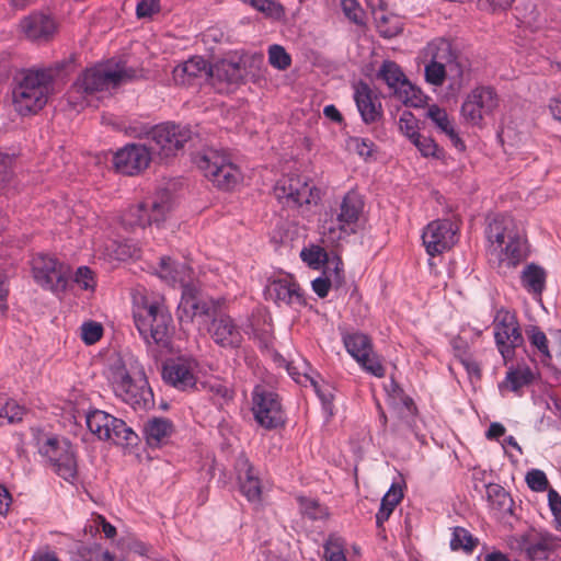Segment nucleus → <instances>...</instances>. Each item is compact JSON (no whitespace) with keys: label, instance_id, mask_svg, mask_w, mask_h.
Returning a JSON list of instances; mask_svg holds the SVG:
<instances>
[{"label":"nucleus","instance_id":"20","mask_svg":"<svg viewBox=\"0 0 561 561\" xmlns=\"http://www.w3.org/2000/svg\"><path fill=\"white\" fill-rule=\"evenodd\" d=\"M354 100L364 123L373 124L382 116L381 102L376 92L360 81L354 87Z\"/></svg>","mask_w":561,"mask_h":561},{"label":"nucleus","instance_id":"47","mask_svg":"<svg viewBox=\"0 0 561 561\" xmlns=\"http://www.w3.org/2000/svg\"><path fill=\"white\" fill-rule=\"evenodd\" d=\"M360 368L367 374L382 378L386 375V368L381 364L379 356L375 353L374 347L371 352H367L363 358L356 360Z\"/></svg>","mask_w":561,"mask_h":561},{"label":"nucleus","instance_id":"28","mask_svg":"<svg viewBox=\"0 0 561 561\" xmlns=\"http://www.w3.org/2000/svg\"><path fill=\"white\" fill-rule=\"evenodd\" d=\"M534 379L535 373L528 365H511L505 378L499 383V391L502 397H505L508 392L520 397L523 389L531 385Z\"/></svg>","mask_w":561,"mask_h":561},{"label":"nucleus","instance_id":"41","mask_svg":"<svg viewBox=\"0 0 561 561\" xmlns=\"http://www.w3.org/2000/svg\"><path fill=\"white\" fill-rule=\"evenodd\" d=\"M486 496L493 510L500 513L512 512L513 499L501 485L495 483L486 485Z\"/></svg>","mask_w":561,"mask_h":561},{"label":"nucleus","instance_id":"45","mask_svg":"<svg viewBox=\"0 0 561 561\" xmlns=\"http://www.w3.org/2000/svg\"><path fill=\"white\" fill-rule=\"evenodd\" d=\"M478 545V539L474 538L466 528L455 527L450 538V549L453 551L463 550L466 553H471Z\"/></svg>","mask_w":561,"mask_h":561},{"label":"nucleus","instance_id":"5","mask_svg":"<svg viewBox=\"0 0 561 561\" xmlns=\"http://www.w3.org/2000/svg\"><path fill=\"white\" fill-rule=\"evenodd\" d=\"M107 380L117 398L135 410H145L152 403V391L145 374L122 359L113 362L107 369Z\"/></svg>","mask_w":561,"mask_h":561},{"label":"nucleus","instance_id":"60","mask_svg":"<svg viewBox=\"0 0 561 561\" xmlns=\"http://www.w3.org/2000/svg\"><path fill=\"white\" fill-rule=\"evenodd\" d=\"M92 523H94V527L99 530L101 529L104 536L108 539L114 538L116 535V528L110 524L103 516L98 515Z\"/></svg>","mask_w":561,"mask_h":561},{"label":"nucleus","instance_id":"42","mask_svg":"<svg viewBox=\"0 0 561 561\" xmlns=\"http://www.w3.org/2000/svg\"><path fill=\"white\" fill-rule=\"evenodd\" d=\"M378 77L386 82L392 92H394L399 85L408 80L401 68L391 60H386L382 62L378 71Z\"/></svg>","mask_w":561,"mask_h":561},{"label":"nucleus","instance_id":"55","mask_svg":"<svg viewBox=\"0 0 561 561\" xmlns=\"http://www.w3.org/2000/svg\"><path fill=\"white\" fill-rule=\"evenodd\" d=\"M526 482L530 490L535 492H543L548 489L549 482L543 471L531 469L526 474Z\"/></svg>","mask_w":561,"mask_h":561},{"label":"nucleus","instance_id":"6","mask_svg":"<svg viewBox=\"0 0 561 561\" xmlns=\"http://www.w3.org/2000/svg\"><path fill=\"white\" fill-rule=\"evenodd\" d=\"M363 210L362 196L354 191L347 192L337 208L325 214L320 228L323 242L336 244L356 233Z\"/></svg>","mask_w":561,"mask_h":561},{"label":"nucleus","instance_id":"54","mask_svg":"<svg viewBox=\"0 0 561 561\" xmlns=\"http://www.w3.org/2000/svg\"><path fill=\"white\" fill-rule=\"evenodd\" d=\"M73 282L83 290L93 291L96 282L93 272L88 266H80L73 275Z\"/></svg>","mask_w":561,"mask_h":561},{"label":"nucleus","instance_id":"64","mask_svg":"<svg viewBox=\"0 0 561 561\" xmlns=\"http://www.w3.org/2000/svg\"><path fill=\"white\" fill-rule=\"evenodd\" d=\"M12 497L10 492L0 484V515L5 516L11 506Z\"/></svg>","mask_w":561,"mask_h":561},{"label":"nucleus","instance_id":"53","mask_svg":"<svg viewBox=\"0 0 561 561\" xmlns=\"http://www.w3.org/2000/svg\"><path fill=\"white\" fill-rule=\"evenodd\" d=\"M80 335L87 345L96 343L103 334V327L95 321L83 322L80 328Z\"/></svg>","mask_w":561,"mask_h":561},{"label":"nucleus","instance_id":"26","mask_svg":"<svg viewBox=\"0 0 561 561\" xmlns=\"http://www.w3.org/2000/svg\"><path fill=\"white\" fill-rule=\"evenodd\" d=\"M265 294L277 305L300 306L304 304L300 288L290 277L272 280L266 286Z\"/></svg>","mask_w":561,"mask_h":561},{"label":"nucleus","instance_id":"43","mask_svg":"<svg viewBox=\"0 0 561 561\" xmlns=\"http://www.w3.org/2000/svg\"><path fill=\"white\" fill-rule=\"evenodd\" d=\"M346 541L337 534H330L323 542L324 561H347L345 556Z\"/></svg>","mask_w":561,"mask_h":561},{"label":"nucleus","instance_id":"19","mask_svg":"<svg viewBox=\"0 0 561 561\" xmlns=\"http://www.w3.org/2000/svg\"><path fill=\"white\" fill-rule=\"evenodd\" d=\"M236 471L239 489L245 499L259 505L262 502L263 485L259 471L250 463L249 459L240 456L236 461Z\"/></svg>","mask_w":561,"mask_h":561},{"label":"nucleus","instance_id":"27","mask_svg":"<svg viewBox=\"0 0 561 561\" xmlns=\"http://www.w3.org/2000/svg\"><path fill=\"white\" fill-rule=\"evenodd\" d=\"M157 273L169 285H180L182 290L196 284L193 270L186 263L174 262L170 257H161Z\"/></svg>","mask_w":561,"mask_h":561},{"label":"nucleus","instance_id":"52","mask_svg":"<svg viewBox=\"0 0 561 561\" xmlns=\"http://www.w3.org/2000/svg\"><path fill=\"white\" fill-rule=\"evenodd\" d=\"M399 130L408 137L411 142L420 135L417 119L415 116L409 112L404 111L399 118L398 122Z\"/></svg>","mask_w":561,"mask_h":561},{"label":"nucleus","instance_id":"34","mask_svg":"<svg viewBox=\"0 0 561 561\" xmlns=\"http://www.w3.org/2000/svg\"><path fill=\"white\" fill-rule=\"evenodd\" d=\"M209 77L213 83L227 82L229 84H237L243 78V71L240 65L236 61L222 59L217 61L214 66L210 65Z\"/></svg>","mask_w":561,"mask_h":561},{"label":"nucleus","instance_id":"44","mask_svg":"<svg viewBox=\"0 0 561 561\" xmlns=\"http://www.w3.org/2000/svg\"><path fill=\"white\" fill-rule=\"evenodd\" d=\"M299 512L310 520H323L329 516L328 508L318 500L307 496H297Z\"/></svg>","mask_w":561,"mask_h":561},{"label":"nucleus","instance_id":"35","mask_svg":"<svg viewBox=\"0 0 561 561\" xmlns=\"http://www.w3.org/2000/svg\"><path fill=\"white\" fill-rule=\"evenodd\" d=\"M557 546V538L552 534L540 531L534 535L527 542L526 552L531 560H543L547 559L549 552L556 549Z\"/></svg>","mask_w":561,"mask_h":561},{"label":"nucleus","instance_id":"49","mask_svg":"<svg viewBox=\"0 0 561 561\" xmlns=\"http://www.w3.org/2000/svg\"><path fill=\"white\" fill-rule=\"evenodd\" d=\"M301 260L310 267L318 270L328 262V253L320 245L304 248L300 252Z\"/></svg>","mask_w":561,"mask_h":561},{"label":"nucleus","instance_id":"48","mask_svg":"<svg viewBox=\"0 0 561 561\" xmlns=\"http://www.w3.org/2000/svg\"><path fill=\"white\" fill-rule=\"evenodd\" d=\"M341 9L345 18L357 26L366 24V13L357 0H341Z\"/></svg>","mask_w":561,"mask_h":561},{"label":"nucleus","instance_id":"4","mask_svg":"<svg viewBox=\"0 0 561 561\" xmlns=\"http://www.w3.org/2000/svg\"><path fill=\"white\" fill-rule=\"evenodd\" d=\"M32 444L53 471L65 481L73 483L78 473L76 449L71 442L39 427H32Z\"/></svg>","mask_w":561,"mask_h":561},{"label":"nucleus","instance_id":"32","mask_svg":"<svg viewBox=\"0 0 561 561\" xmlns=\"http://www.w3.org/2000/svg\"><path fill=\"white\" fill-rule=\"evenodd\" d=\"M492 254L496 255L500 263L506 266H516L526 256V248L523 238L519 233L510 239L501 250H495Z\"/></svg>","mask_w":561,"mask_h":561},{"label":"nucleus","instance_id":"8","mask_svg":"<svg viewBox=\"0 0 561 561\" xmlns=\"http://www.w3.org/2000/svg\"><path fill=\"white\" fill-rule=\"evenodd\" d=\"M172 196L169 192H159L152 199L130 206L122 215V225L126 229L140 228L163 222L172 209Z\"/></svg>","mask_w":561,"mask_h":561},{"label":"nucleus","instance_id":"31","mask_svg":"<svg viewBox=\"0 0 561 561\" xmlns=\"http://www.w3.org/2000/svg\"><path fill=\"white\" fill-rule=\"evenodd\" d=\"M147 444L159 447L165 444L173 433V423L165 417H152L144 426Z\"/></svg>","mask_w":561,"mask_h":561},{"label":"nucleus","instance_id":"62","mask_svg":"<svg viewBox=\"0 0 561 561\" xmlns=\"http://www.w3.org/2000/svg\"><path fill=\"white\" fill-rule=\"evenodd\" d=\"M394 405L398 407L399 413L403 417H407V412H409L410 414H413L415 411V405H414L413 400L410 397H408L405 393L399 398V400L397 401V403Z\"/></svg>","mask_w":561,"mask_h":561},{"label":"nucleus","instance_id":"38","mask_svg":"<svg viewBox=\"0 0 561 561\" xmlns=\"http://www.w3.org/2000/svg\"><path fill=\"white\" fill-rule=\"evenodd\" d=\"M392 93L400 102L411 107H422L427 100V96L421 89L412 84L409 80L399 85Z\"/></svg>","mask_w":561,"mask_h":561},{"label":"nucleus","instance_id":"22","mask_svg":"<svg viewBox=\"0 0 561 561\" xmlns=\"http://www.w3.org/2000/svg\"><path fill=\"white\" fill-rule=\"evenodd\" d=\"M208 332L214 342L221 347L234 348L241 345V330L229 316L221 314L214 318Z\"/></svg>","mask_w":561,"mask_h":561},{"label":"nucleus","instance_id":"58","mask_svg":"<svg viewBox=\"0 0 561 561\" xmlns=\"http://www.w3.org/2000/svg\"><path fill=\"white\" fill-rule=\"evenodd\" d=\"M160 11V0H138L136 15L138 19L151 18Z\"/></svg>","mask_w":561,"mask_h":561},{"label":"nucleus","instance_id":"40","mask_svg":"<svg viewBox=\"0 0 561 561\" xmlns=\"http://www.w3.org/2000/svg\"><path fill=\"white\" fill-rule=\"evenodd\" d=\"M24 414V407L13 399L0 396V426L21 422Z\"/></svg>","mask_w":561,"mask_h":561},{"label":"nucleus","instance_id":"50","mask_svg":"<svg viewBox=\"0 0 561 561\" xmlns=\"http://www.w3.org/2000/svg\"><path fill=\"white\" fill-rule=\"evenodd\" d=\"M425 62L424 72L426 82L435 87H440L444 83L447 73L450 72L449 66L431 61Z\"/></svg>","mask_w":561,"mask_h":561},{"label":"nucleus","instance_id":"57","mask_svg":"<svg viewBox=\"0 0 561 561\" xmlns=\"http://www.w3.org/2000/svg\"><path fill=\"white\" fill-rule=\"evenodd\" d=\"M548 504L553 515L556 528L561 531V495L554 489L548 491Z\"/></svg>","mask_w":561,"mask_h":561},{"label":"nucleus","instance_id":"18","mask_svg":"<svg viewBox=\"0 0 561 561\" xmlns=\"http://www.w3.org/2000/svg\"><path fill=\"white\" fill-rule=\"evenodd\" d=\"M151 160V151L145 145L129 144L114 156L115 169L126 175H134L145 170Z\"/></svg>","mask_w":561,"mask_h":561},{"label":"nucleus","instance_id":"61","mask_svg":"<svg viewBox=\"0 0 561 561\" xmlns=\"http://www.w3.org/2000/svg\"><path fill=\"white\" fill-rule=\"evenodd\" d=\"M12 160L7 154L0 153V185L8 182L12 175Z\"/></svg>","mask_w":561,"mask_h":561},{"label":"nucleus","instance_id":"16","mask_svg":"<svg viewBox=\"0 0 561 561\" xmlns=\"http://www.w3.org/2000/svg\"><path fill=\"white\" fill-rule=\"evenodd\" d=\"M198 364L195 358L180 356L169 359L162 367V379L173 388L187 391L196 386Z\"/></svg>","mask_w":561,"mask_h":561},{"label":"nucleus","instance_id":"9","mask_svg":"<svg viewBox=\"0 0 561 561\" xmlns=\"http://www.w3.org/2000/svg\"><path fill=\"white\" fill-rule=\"evenodd\" d=\"M32 275L35 283L43 289L55 295L67 290L71 275L70 267L55 256L38 253L31 261Z\"/></svg>","mask_w":561,"mask_h":561},{"label":"nucleus","instance_id":"17","mask_svg":"<svg viewBox=\"0 0 561 561\" xmlns=\"http://www.w3.org/2000/svg\"><path fill=\"white\" fill-rule=\"evenodd\" d=\"M458 228L448 219L434 220L423 230L422 241L428 255L435 256L456 243Z\"/></svg>","mask_w":561,"mask_h":561},{"label":"nucleus","instance_id":"33","mask_svg":"<svg viewBox=\"0 0 561 561\" xmlns=\"http://www.w3.org/2000/svg\"><path fill=\"white\" fill-rule=\"evenodd\" d=\"M546 271L535 264H527L520 275V280L523 287L531 294L534 297L541 298L542 291L546 287Z\"/></svg>","mask_w":561,"mask_h":561},{"label":"nucleus","instance_id":"12","mask_svg":"<svg viewBox=\"0 0 561 561\" xmlns=\"http://www.w3.org/2000/svg\"><path fill=\"white\" fill-rule=\"evenodd\" d=\"M274 193L279 202L290 207L316 205L320 201V191L305 175L283 176Z\"/></svg>","mask_w":561,"mask_h":561},{"label":"nucleus","instance_id":"23","mask_svg":"<svg viewBox=\"0 0 561 561\" xmlns=\"http://www.w3.org/2000/svg\"><path fill=\"white\" fill-rule=\"evenodd\" d=\"M208 310V302L203 298L199 286H185L178 307L180 322H192L195 317L204 316Z\"/></svg>","mask_w":561,"mask_h":561},{"label":"nucleus","instance_id":"63","mask_svg":"<svg viewBox=\"0 0 561 561\" xmlns=\"http://www.w3.org/2000/svg\"><path fill=\"white\" fill-rule=\"evenodd\" d=\"M330 287L331 283L328 278L318 277L312 280V289L320 298L328 296Z\"/></svg>","mask_w":561,"mask_h":561},{"label":"nucleus","instance_id":"14","mask_svg":"<svg viewBox=\"0 0 561 561\" xmlns=\"http://www.w3.org/2000/svg\"><path fill=\"white\" fill-rule=\"evenodd\" d=\"M252 411L254 420L266 430L276 428L285 422L278 394L264 387H255Z\"/></svg>","mask_w":561,"mask_h":561},{"label":"nucleus","instance_id":"24","mask_svg":"<svg viewBox=\"0 0 561 561\" xmlns=\"http://www.w3.org/2000/svg\"><path fill=\"white\" fill-rule=\"evenodd\" d=\"M20 27L27 39L33 42H46L54 35L56 23L48 14L33 12L21 21Z\"/></svg>","mask_w":561,"mask_h":561},{"label":"nucleus","instance_id":"3","mask_svg":"<svg viewBox=\"0 0 561 561\" xmlns=\"http://www.w3.org/2000/svg\"><path fill=\"white\" fill-rule=\"evenodd\" d=\"M135 325L148 346L169 351L174 333L173 318L160 300L141 298L133 310Z\"/></svg>","mask_w":561,"mask_h":561},{"label":"nucleus","instance_id":"51","mask_svg":"<svg viewBox=\"0 0 561 561\" xmlns=\"http://www.w3.org/2000/svg\"><path fill=\"white\" fill-rule=\"evenodd\" d=\"M268 62L277 70H286L291 65V57L280 45L274 44L268 47Z\"/></svg>","mask_w":561,"mask_h":561},{"label":"nucleus","instance_id":"13","mask_svg":"<svg viewBox=\"0 0 561 561\" xmlns=\"http://www.w3.org/2000/svg\"><path fill=\"white\" fill-rule=\"evenodd\" d=\"M191 129L172 123L159 124L151 128L149 138L154 150L159 156L168 158L191 139Z\"/></svg>","mask_w":561,"mask_h":561},{"label":"nucleus","instance_id":"2","mask_svg":"<svg viewBox=\"0 0 561 561\" xmlns=\"http://www.w3.org/2000/svg\"><path fill=\"white\" fill-rule=\"evenodd\" d=\"M133 76L134 71L119 62L95 65L85 69L72 83L67 92V102L76 112L87 106H98L99 92L116 88Z\"/></svg>","mask_w":561,"mask_h":561},{"label":"nucleus","instance_id":"30","mask_svg":"<svg viewBox=\"0 0 561 561\" xmlns=\"http://www.w3.org/2000/svg\"><path fill=\"white\" fill-rule=\"evenodd\" d=\"M425 116L439 133L444 134L450 140L455 148L465 150L466 146L459 137L455 122L449 117L445 108L437 104H431L426 108Z\"/></svg>","mask_w":561,"mask_h":561},{"label":"nucleus","instance_id":"56","mask_svg":"<svg viewBox=\"0 0 561 561\" xmlns=\"http://www.w3.org/2000/svg\"><path fill=\"white\" fill-rule=\"evenodd\" d=\"M347 147L348 149L355 151L358 156L368 158L373 153L374 142L368 138L351 137L347 140Z\"/></svg>","mask_w":561,"mask_h":561},{"label":"nucleus","instance_id":"7","mask_svg":"<svg viewBox=\"0 0 561 561\" xmlns=\"http://www.w3.org/2000/svg\"><path fill=\"white\" fill-rule=\"evenodd\" d=\"M196 164L205 178L218 188L232 190L242 180L239 167L225 151L206 149L196 157Z\"/></svg>","mask_w":561,"mask_h":561},{"label":"nucleus","instance_id":"21","mask_svg":"<svg viewBox=\"0 0 561 561\" xmlns=\"http://www.w3.org/2000/svg\"><path fill=\"white\" fill-rule=\"evenodd\" d=\"M210 64L201 56H194L178 65L173 71V81L179 85H192L208 79Z\"/></svg>","mask_w":561,"mask_h":561},{"label":"nucleus","instance_id":"59","mask_svg":"<svg viewBox=\"0 0 561 561\" xmlns=\"http://www.w3.org/2000/svg\"><path fill=\"white\" fill-rule=\"evenodd\" d=\"M412 144L424 157H435L438 150V146L432 138L422 136L421 134L412 141Z\"/></svg>","mask_w":561,"mask_h":561},{"label":"nucleus","instance_id":"39","mask_svg":"<svg viewBox=\"0 0 561 561\" xmlns=\"http://www.w3.org/2000/svg\"><path fill=\"white\" fill-rule=\"evenodd\" d=\"M402 497L403 493L401 488L392 484L389 491L383 495L379 511L376 514V524L378 527H381L383 523L388 520Z\"/></svg>","mask_w":561,"mask_h":561},{"label":"nucleus","instance_id":"29","mask_svg":"<svg viewBox=\"0 0 561 561\" xmlns=\"http://www.w3.org/2000/svg\"><path fill=\"white\" fill-rule=\"evenodd\" d=\"M518 231L513 218L508 215H496L488 225L486 238L490 242V251L501 250L505 242L512 239Z\"/></svg>","mask_w":561,"mask_h":561},{"label":"nucleus","instance_id":"10","mask_svg":"<svg viewBox=\"0 0 561 561\" xmlns=\"http://www.w3.org/2000/svg\"><path fill=\"white\" fill-rule=\"evenodd\" d=\"M493 334L505 364L515 357L517 348L525 345L517 316L507 309L497 310L493 320Z\"/></svg>","mask_w":561,"mask_h":561},{"label":"nucleus","instance_id":"11","mask_svg":"<svg viewBox=\"0 0 561 561\" xmlns=\"http://www.w3.org/2000/svg\"><path fill=\"white\" fill-rule=\"evenodd\" d=\"M85 423L89 431L101 440L131 444L137 437L123 420L99 409L85 412Z\"/></svg>","mask_w":561,"mask_h":561},{"label":"nucleus","instance_id":"37","mask_svg":"<svg viewBox=\"0 0 561 561\" xmlns=\"http://www.w3.org/2000/svg\"><path fill=\"white\" fill-rule=\"evenodd\" d=\"M526 335L533 350L538 354L540 362L549 365L552 356L549 351L548 339L545 332L537 325H528Z\"/></svg>","mask_w":561,"mask_h":561},{"label":"nucleus","instance_id":"46","mask_svg":"<svg viewBox=\"0 0 561 561\" xmlns=\"http://www.w3.org/2000/svg\"><path fill=\"white\" fill-rule=\"evenodd\" d=\"M244 3L251 4L254 9L262 12L266 18L273 20H280L285 15L282 4L274 0H241Z\"/></svg>","mask_w":561,"mask_h":561},{"label":"nucleus","instance_id":"25","mask_svg":"<svg viewBox=\"0 0 561 561\" xmlns=\"http://www.w3.org/2000/svg\"><path fill=\"white\" fill-rule=\"evenodd\" d=\"M423 57L425 61L444 64L449 66V71L454 77H461L462 70L457 62L451 43L445 38H435L424 48Z\"/></svg>","mask_w":561,"mask_h":561},{"label":"nucleus","instance_id":"1","mask_svg":"<svg viewBox=\"0 0 561 561\" xmlns=\"http://www.w3.org/2000/svg\"><path fill=\"white\" fill-rule=\"evenodd\" d=\"M70 61H57L47 67H31L21 73L12 91V104L20 116L35 115L55 92V81Z\"/></svg>","mask_w":561,"mask_h":561},{"label":"nucleus","instance_id":"15","mask_svg":"<svg viewBox=\"0 0 561 561\" xmlns=\"http://www.w3.org/2000/svg\"><path fill=\"white\" fill-rule=\"evenodd\" d=\"M497 106L499 98L495 91L490 87H478L463 101L461 116L470 125H480Z\"/></svg>","mask_w":561,"mask_h":561},{"label":"nucleus","instance_id":"36","mask_svg":"<svg viewBox=\"0 0 561 561\" xmlns=\"http://www.w3.org/2000/svg\"><path fill=\"white\" fill-rule=\"evenodd\" d=\"M342 341L346 352L355 359L363 358L374 347L370 337L359 331H343Z\"/></svg>","mask_w":561,"mask_h":561}]
</instances>
